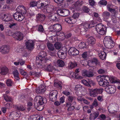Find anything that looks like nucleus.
<instances>
[{
  "label": "nucleus",
  "mask_w": 120,
  "mask_h": 120,
  "mask_svg": "<svg viewBox=\"0 0 120 120\" xmlns=\"http://www.w3.org/2000/svg\"><path fill=\"white\" fill-rule=\"evenodd\" d=\"M98 81H99V85L103 87L106 86L105 90L108 93L112 94L114 93L116 91L115 86L113 85L109 84L110 79L108 76L105 75L99 76L97 78Z\"/></svg>",
  "instance_id": "obj_1"
},
{
  "label": "nucleus",
  "mask_w": 120,
  "mask_h": 120,
  "mask_svg": "<svg viewBox=\"0 0 120 120\" xmlns=\"http://www.w3.org/2000/svg\"><path fill=\"white\" fill-rule=\"evenodd\" d=\"M45 99V98H43L39 95L35 97L34 101L35 106H37L38 108H41V109H37L38 110L41 111L43 109V107L41 105L44 103V101Z\"/></svg>",
  "instance_id": "obj_2"
},
{
  "label": "nucleus",
  "mask_w": 120,
  "mask_h": 120,
  "mask_svg": "<svg viewBox=\"0 0 120 120\" xmlns=\"http://www.w3.org/2000/svg\"><path fill=\"white\" fill-rule=\"evenodd\" d=\"M20 7H19L18 8L16 9L17 11L13 15V16L14 19L16 21H21L24 18V17L19 12L21 13L20 10H22Z\"/></svg>",
  "instance_id": "obj_3"
},
{
  "label": "nucleus",
  "mask_w": 120,
  "mask_h": 120,
  "mask_svg": "<svg viewBox=\"0 0 120 120\" xmlns=\"http://www.w3.org/2000/svg\"><path fill=\"white\" fill-rule=\"evenodd\" d=\"M46 55V53L45 52H41L40 53V55L36 57V61L39 63H45L47 60L45 58Z\"/></svg>",
  "instance_id": "obj_4"
},
{
  "label": "nucleus",
  "mask_w": 120,
  "mask_h": 120,
  "mask_svg": "<svg viewBox=\"0 0 120 120\" xmlns=\"http://www.w3.org/2000/svg\"><path fill=\"white\" fill-rule=\"evenodd\" d=\"M79 14L78 13H75L72 16L70 17H68L65 19V21L69 23L74 24L77 21L76 19L79 16Z\"/></svg>",
  "instance_id": "obj_5"
},
{
  "label": "nucleus",
  "mask_w": 120,
  "mask_h": 120,
  "mask_svg": "<svg viewBox=\"0 0 120 120\" xmlns=\"http://www.w3.org/2000/svg\"><path fill=\"white\" fill-rule=\"evenodd\" d=\"M103 89L102 88H96L94 89H90V94L91 97H96L98 94H101L103 92Z\"/></svg>",
  "instance_id": "obj_6"
},
{
  "label": "nucleus",
  "mask_w": 120,
  "mask_h": 120,
  "mask_svg": "<svg viewBox=\"0 0 120 120\" xmlns=\"http://www.w3.org/2000/svg\"><path fill=\"white\" fill-rule=\"evenodd\" d=\"M73 30L76 33H78L79 34H84L85 33V29L82 26L78 25L74 26L73 29Z\"/></svg>",
  "instance_id": "obj_7"
},
{
  "label": "nucleus",
  "mask_w": 120,
  "mask_h": 120,
  "mask_svg": "<svg viewBox=\"0 0 120 120\" xmlns=\"http://www.w3.org/2000/svg\"><path fill=\"white\" fill-rule=\"evenodd\" d=\"M43 11L46 13L50 14L55 12L56 10L54 6L51 5H48L43 9Z\"/></svg>",
  "instance_id": "obj_8"
},
{
  "label": "nucleus",
  "mask_w": 120,
  "mask_h": 120,
  "mask_svg": "<svg viewBox=\"0 0 120 120\" xmlns=\"http://www.w3.org/2000/svg\"><path fill=\"white\" fill-rule=\"evenodd\" d=\"M58 14L62 16H67L70 14L69 11L67 9H59L57 11Z\"/></svg>",
  "instance_id": "obj_9"
},
{
  "label": "nucleus",
  "mask_w": 120,
  "mask_h": 120,
  "mask_svg": "<svg viewBox=\"0 0 120 120\" xmlns=\"http://www.w3.org/2000/svg\"><path fill=\"white\" fill-rule=\"evenodd\" d=\"M25 45L26 48L28 50H32L34 48V42L31 40L26 41L25 42Z\"/></svg>",
  "instance_id": "obj_10"
},
{
  "label": "nucleus",
  "mask_w": 120,
  "mask_h": 120,
  "mask_svg": "<svg viewBox=\"0 0 120 120\" xmlns=\"http://www.w3.org/2000/svg\"><path fill=\"white\" fill-rule=\"evenodd\" d=\"M57 93L58 92L56 90H54L50 92L49 94V98L51 101L54 102L56 100Z\"/></svg>",
  "instance_id": "obj_11"
},
{
  "label": "nucleus",
  "mask_w": 120,
  "mask_h": 120,
  "mask_svg": "<svg viewBox=\"0 0 120 120\" xmlns=\"http://www.w3.org/2000/svg\"><path fill=\"white\" fill-rule=\"evenodd\" d=\"M62 27L61 25L59 24H56L53 26V30H50V31L51 32H56V34H58V33L61 30Z\"/></svg>",
  "instance_id": "obj_12"
},
{
  "label": "nucleus",
  "mask_w": 120,
  "mask_h": 120,
  "mask_svg": "<svg viewBox=\"0 0 120 120\" xmlns=\"http://www.w3.org/2000/svg\"><path fill=\"white\" fill-rule=\"evenodd\" d=\"M0 18L2 20L6 22L10 21L12 19L11 15L5 14L3 13L0 14Z\"/></svg>",
  "instance_id": "obj_13"
},
{
  "label": "nucleus",
  "mask_w": 120,
  "mask_h": 120,
  "mask_svg": "<svg viewBox=\"0 0 120 120\" xmlns=\"http://www.w3.org/2000/svg\"><path fill=\"white\" fill-rule=\"evenodd\" d=\"M58 15L55 12L49 14L48 16V18L51 22H54L57 20Z\"/></svg>",
  "instance_id": "obj_14"
},
{
  "label": "nucleus",
  "mask_w": 120,
  "mask_h": 120,
  "mask_svg": "<svg viewBox=\"0 0 120 120\" xmlns=\"http://www.w3.org/2000/svg\"><path fill=\"white\" fill-rule=\"evenodd\" d=\"M79 51L74 47H71L68 51V53L70 55L76 56L79 53Z\"/></svg>",
  "instance_id": "obj_15"
},
{
  "label": "nucleus",
  "mask_w": 120,
  "mask_h": 120,
  "mask_svg": "<svg viewBox=\"0 0 120 120\" xmlns=\"http://www.w3.org/2000/svg\"><path fill=\"white\" fill-rule=\"evenodd\" d=\"M13 37L16 39L20 41L23 38V35L22 33L20 32H17L14 34Z\"/></svg>",
  "instance_id": "obj_16"
},
{
  "label": "nucleus",
  "mask_w": 120,
  "mask_h": 120,
  "mask_svg": "<svg viewBox=\"0 0 120 120\" xmlns=\"http://www.w3.org/2000/svg\"><path fill=\"white\" fill-rule=\"evenodd\" d=\"M45 17L44 15L39 13L36 15V20L38 22H42L45 20Z\"/></svg>",
  "instance_id": "obj_17"
},
{
  "label": "nucleus",
  "mask_w": 120,
  "mask_h": 120,
  "mask_svg": "<svg viewBox=\"0 0 120 120\" xmlns=\"http://www.w3.org/2000/svg\"><path fill=\"white\" fill-rule=\"evenodd\" d=\"M46 90V88L45 86L43 85H41L38 87L36 88V92L38 94H40L44 93Z\"/></svg>",
  "instance_id": "obj_18"
},
{
  "label": "nucleus",
  "mask_w": 120,
  "mask_h": 120,
  "mask_svg": "<svg viewBox=\"0 0 120 120\" xmlns=\"http://www.w3.org/2000/svg\"><path fill=\"white\" fill-rule=\"evenodd\" d=\"M10 48L9 46H3L0 48V52L4 54H6L8 53L9 51Z\"/></svg>",
  "instance_id": "obj_19"
},
{
  "label": "nucleus",
  "mask_w": 120,
  "mask_h": 120,
  "mask_svg": "<svg viewBox=\"0 0 120 120\" xmlns=\"http://www.w3.org/2000/svg\"><path fill=\"white\" fill-rule=\"evenodd\" d=\"M82 75L84 77H91L94 75L93 73L90 71L84 70L82 71Z\"/></svg>",
  "instance_id": "obj_20"
},
{
  "label": "nucleus",
  "mask_w": 120,
  "mask_h": 120,
  "mask_svg": "<svg viewBox=\"0 0 120 120\" xmlns=\"http://www.w3.org/2000/svg\"><path fill=\"white\" fill-rule=\"evenodd\" d=\"M0 74L2 75H5L8 72V69L6 66H2L0 68Z\"/></svg>",
  "instance_id": "obj_21"
},
{
  "label": "nucleus",
  "mask_w": 120,
  "mask_h": 120,
  "mask_svg": "<svg viewBox=\"0 0 120 120\" xmlns=\"http://www.w3.org/2000/svg\"><path fill=\"white\" fill-rule=\"evenodd\" d=\"M106 51V50H105L103 51H100L99 54V56L102 60H104L106 58V53L108 52Z\"/></svg>",
  "instance_id": "obj_22"
},
{
  "label": "nucleus",
  "mask_w": 120,
  "mask_h": 120,
  "mask_svg": "<svg viewBox=\"0 0 120 120\" xmlns=\"http://www.w3.org/2000/svg\"><path fill=\"white\" fill-rule=\"evenodd\" d=\"M87 42L89 45H93L95 43V39L93 37H90L88 38L87 40Z\"/></svg>",
  "instance_id": "obj_23"
},
{
  "label": "nucleus",
  "mask_w": 120,
  "mask_h": 120,
  "mask_svg": "<svg viewBox=\"0 0 120 120\" xmlns=\"http://www.w3.org/2000/svg\"><path fill=\"white\" fill-rule=\"evenodd\" d=\"M48 61V60L47 59V62H46L45 63L44 62V67L46 68L47 69L48 71H52V70L54 68L52 65V64H50L49 65H48V64H46Z\"/></svg>",
  "instance_id": "obj_24"
},
{
  "label": "nucleus",
  "mask_w": 120,
  "mask_h": 120,
  "mask_svg": "<svg viewBox=\"0 0 120 120\" xmlns=\"http://www.w3.org/2000/svg\"><path fill=\"white\" fill-rule=\"evenodd\" d=\"M115 42H110L104 44L105 47L109 49H110L113 48Z\"/></svg>",
  "instance_id": "obj_25"
},
{
  "label": "nucleus",
  "mask_w": 120,
  "mask_h": 120,
  "mask_svg": "<svg viewBox=\"0 0 120 120\" xmlns=\"http://www.w3.org/2000/svg\"><path fill=\"white\" fill-rule=\"evenodd\" d=\"M11 116L13 117L19 118L21 115V114L19 111H15L11 112Z\"/></svg>",
  "instance_id": "obj_26"
},
{
  "label": "nucleus",
  "mask_w": 120,
  "mask_h": 120,
  "mask_svg": "<svg viewBox=\"0 0 120 120\" xmlns=\"http://www.w3.org/2000/svg\"><path fill=\"white\" fill-rule=\"evenodd\" d=\"M77 66V64L76 62H70L68 63V68L69 69H71Z\"/></svg>",
  "instance_id": "obj_27"
},
{
  "label": "nucleus",
  "mask_w": 120,
  "mask_h": 120,
  "mask_svg": "<svg viewBox=\"0 0 120 120\" xmlns=\"http://www.w3.org/2000/svg\"><path fill=\"white\" fill-rule=\"evenodd\" d=\"M63 50H59L57 52V55L60 58L64 59L65 58V56L64 55V52H63Z\"/></svg>",
  "instance_id": "obj_28"
},
{
  "label": "nucleus",
  "mask_w": 120,
  "mask_h": 120,
  "mask_svg": "<svg viewBox=\"0 0 120 120\" xmlns=\"http://www.w3.org/2000/svg\"><path fill=\"white\" fill-rule=\"evenodd\" d=\"M94 116L92 115V114L91 113L90 115V118L91 119H96L98 116L99 113L98 112L96 111L93 113Z\"/></svg>",
  "instance_id": "obj_29"
},
{
  "label": "nucleus",
  "mask_w": 120,
  "mask_h": 120,
  "mask_svg": "<svg viewBox=\"0 0 120 120\" xmlns=\"http://www.w3.org/2000/svg\"><path fill=\"white\" fill-rule=\"evenodd\" d=\"M113 42L112 40V38L110 36H106L104 38L103 42L104 44L109 42Z\"/></svg>",
  "instance_id": "obj_30"
},
{
  "label": "nucleus",
  "mask_w": 120,
  "mask_h": 120,
  "mask_svg": "<svg viewBox=\"0 0 120 120\" xmlns=\"http://www.w3.org/2000/svg\"><path fill=\"white\" fill-rule=\"evenodd\" d=\"M19 7L22 10H20V11L21 13L19 12L22 15L26 14V8L24 7L22 5H19L17 7V8Z\"/></svg>",
  "instance_id": "obj_31"
},
{
  "label": "nucleus",
  "mask_w": 120,
  "mask_h": 120,
  "mask_svg": "<svg viewBox=\"0 0 120 120\" xmlns=\"http://www.w3.org/2000/svg\"><path fill=\"white\" fill-rule=\"evenodd\" d=\"M110 14L108 12L105 11L102 14V17L106 19H108L109 18Z\"/></svg>",
  "instance_id": "obj_32"
},
{
  "label": "nucleus",
  "mask_w": 120,
  "mask_h": 120,
  "mask_svg": "<svg viewBox=\"0 0 120 120\" xmlns=\"http://www.w3.org/2000/svg\"><path fill=\"white\" fill-rule=\"evenodd\" d=\"M13 74L16 80H17L19 79V74L17 70H15L13 72Z\"/></svg>",
  "instance_id": "obj_33"
},
{
  "label": "nucleus",
  "mask_w": 120,
  "mask_h": 120,
  "mask_svg": "<svg viewBox=\"0 0 120 120\" xmlns=\"http://www.w3.org/2000/svg\"><path fill=\"white\" fill-rule=\"evenodd\" d=\"M104 26L102 24H99L96 26L95 29L97 32L100 30L101 29H102Z\"/></svg>",
  "instance_id": "obj_34"
},
{
  "label": "nucleus",
  "mask_w": 120,
  "mask_h": 120,
  "mask_svg": "<svg viewBox=\"0 0 120 120\" xmlns=\"http://www.w3.org/2000/svg\"><path fill=\"white\" fill-rule=\"evenodd\" d=\"M103 27L104 29H103L101 31L99 30L97 32V33L101 35H103L105 34L106 32V28L105 26H103Z\"/></svg>",
  "instance_id": "obj_35"
},
{
  "label": "nucleus",
  "mask_w": 120,
  "mask_h": 120,
  "mask_svg": "<svg viewBox=\"0 0 120 120\" xmlns=\"http://www.w3.org/2000/svg\"><path fill=\"white\" fill-rule=\"evenodd\" d=\"M57 65L60 67H63L64 65V62L61 60H58L57 61Z\"/></svg>",
  "instance_id": "obj_36"
},
{
  "label": "nucleus",
  "mask_w": 120,
  "mask_h": 120,
  "mask_svg": "<svg viewBox=\"0 0 120 120\" xmlns=\"http://www.w3.org/2000/svg\"><path fill=\"white\" fill-rule=\"evenodd\" d=\"M38 8H42L44 7H45L46 6V5L45 4L43 3V2H41V0L38 2Z\"/></svg>",
  "instance_id": "obj_37"
},
{
  "label": "nucleus",
  "mask_w": 120,
  "mask_h": 120,
  "mask_svg": "<svg viewBox=\"0 0 120 120\" xmlns=\"http://www.w3.org/2000/svg\"><path fill=\"white\" fill-rule=\"evenodd\" d=\"M61 32H59V33H58V34H57V35H59L60 37V39L62 40H64L65 38V34L63 33H61Z\"/></svg>",
  "instance_id": "obj_38"
},
{
  "label": "nucleus",
  "mask_w": 120,
  "mask_h": 120,
  "mask_svg": "<svg viewBox=\"0 0 120 120\" xmlns=\"http://www.w3.org/2000/svg\"><path fill=\"white\" fill-rule=\"evenodd\" d=\"M48 49L50 51H53L54 49V46L51 43H48L47 44Z\"/></svg>",
  "instance_id": "obj_39"
},
{
  "label": "nucleus",
  "mask_w": 120,
  "mask_h": 120,
  "mask_svg": "<svg viewBox=\"0 0 120 120\" xmlns=\"http://www.w3.org/2000/svg\"><path fill=\"white\" fill-rule=\"evenodd\" d=\"M6 83L7 85L9 86H12L13 84L12 81L10 79H8L6 80Z\"/></svg>",
  "instance_id": "obj_40"
},
{
  "label": "nucleus",
  "mask_w": 120,
  "mask_h": 120,
  "mask_svg": "<svg viewBox=\"0 0 120 120\" xmlns=\"http://www.w3.org/2000/svg\"><path fill=\"white\" fill-rule=\"evenodd\" d=\"M54 45L55 48L58 49H60L61 47V44L59 42L56 43L54 44Z\"/></svg>",
  "instance_id": "obj_41"
},
{
  "label": "nucleus",
  "mask_w": 120,
  "mask_h": 120,
  "mask_svg": "<svg viewBox=\"0 0 120 120\" xmlns=\"http://www.w3.org/2000/svg\"><path fill=\"white\" fill-rule=\"evenodd\" d=\"M82 26L85 30L84 32L85 33L87 31L88 28H89V26L88 22H86L84 24L83 26Z\"/></svg>",
  "instance_id": "obj_42"
},
{
  "label": "nucleus",
  "mask_w": 120,
  "mask_h": 120,
  "mask_svg": "<svg viewBox=\"0 0 120 120\" xmlns=\"http://www.w3.org/2000/svg\"><path fill=\"white\" fill-rule=\"evenodd\" d=\"M38 3L36 1H32L30 2V7H33L38 5Z\"/></svg>",
  "instance_id": "obj_43"
},
{
  "label": "nucleus",
  "mask_w": 120,
  "mask_h": 120,
  "mask_svg": "<svg viewBox=\"0 0 120 120\" xmlns=\"http://www.w3.org/2000/svg\"><path fill=\"white\" fill-rule=\"evenodd\" d=\"M16 109L19 110L23 111L25 110V108L22 105L20 106H17L16 107Z\"/></svg>",
  "instance_id": "obj_44"
},
{
  "label": "nucleus",
  "mask_w": 120,
  "mask_h": 120,
  "mask_svg": "<svg viewBox=\"0 0 120 120\" xmlns=\"http://www.w3.org/2000/svg\"><path fill=\"white\" fill-rule=\"evenodd\" d=\"M111 5L110 4H108L107 6V8L109 11L111 12H114L115 11V9L111 8Z\"/></svg>",
  "instance_id": "obj_45"
},
{
  "label": "nucleus",
  "mask_w": 120,
  "mask_h": 120,
  "mask_svg": "<svg viewBox=\"0 0 120 120\" xmlns=\"http://www.w3.org/2000/svg\"><path fill=\"white\" fill-rule=\"evenodd\" d=\"M4 99L7 101H10L11 100V98L9 97L6 94L3 95Z\"/></svg>",
  "instance_id": "obj_46"
},
{
  "label": "nucleus",
  "mask_w": 120,
  "mask_h": 120,
  "mask_svg": "<svg viewBox=\"0 0 120 120\" xmlns=\"http://www.w3.org/2000/svg\"><path fill=\"white\" fill-rule=\"evenodd\" d=\"M75 97L73 96H69L68 97V100L69 102L72 103L73 101L75 100Z\"/></svg>",
  "instance_id": "obj_47"
},
{
  "label": "nucleus",
  "mask_w": 120,
  "mask_h": 120,
  "mask_svg": "<svg viewBox=\"0 0 120 120\" xmlns=\"http://www.w3.org/2000/svg\"><path fill=\"white\" fill-rule=\"evenodd\" d=\"M38 27V31L40 32H42L44 31V29L42 26L41 25H38L37 26Z\"/></svg>",
  "instance_id": "obj_48"
},
{
  "label": "nucleus",
  "mask_w": 120,
  "mask_h": 120,
  "mask_svg": "<svg viewBox=\"0 0 120 120\" xmlns=\"http://www.w3.org/2000/svg\"><path fill=\"white\" fill-rule=\"evenodd\" d=\"M79 47L80 49H82L85 47V44L83 42H82L79 44Z\"/></svg>",
  "instance_id": "obj_49"
},
{
  "label": "nucleus",
  "mask_w": 120,
  "mask_h": 120,
  "mask_svg": "<svg viewBox=\"0 0 120 120\" xmlns=\"http://www.w3.org/2000/svg\"><path fill=\"white\" fill-rule=\"evenodd\" d=\"M83 3L84 2L82 0H79L76 2L75 4L77 5H82Z\"/></svg>",
  "instance_id": "obj_50"
},
{
  "label": "nucleus",
  "mask_w": 120,
  "mask_h": 120,
  "mask_svg": "<svg viewBox=\"0 0 120 120\" xmlns=\"http://www.w3.org/2000/svg\"><path fill=\"white\" fill-rule=\"evenodd\" d=\"M41 2H43L46 6L48 5L50 3L49 0H41Z\"/></svg>",
  "instance_id": "obj_51"
},
{
  "label": "nucleus",
  "mask_w": 120,
  "mask_h": 120,
  "mask_svg": "<svg viewBox=\"0 0 120 120\" xmlns=\"http://www.w3.org/2000/svg\"><path fill=\"white\" fill-rule=\"evenodd\" d=\"M89 28L94 27V26L95 22L93 21L89 22H88Z\"/></svg>",
  "instance_id": "obj_52"
},
{
  "label": "nucleus",
  "mask_w": 120,
  "mask_h": 120,
  "mask_svg": "<svg viewBox=\"0 0 120 120\" xmlns=\"http://www.w3.org/2000/svg\"><path fill=\"white\" fill-rule=\"evenodd\" d=\"M17 24L16 23H13L10 24L9 26L10 28H13L17 26Z\"/></svg>",
  "instance_id": "obj_53"
},
{
  "label": "nucleus",
  "mask_w": 120,
  "mask_h": 120,
  "mask_svg": "<svg viewBox=\"0 0 120 120\" xmlns=\"http://www.w3.org/2000/svg\"><path fill=\"white\" fill-rule=\"evenodd\" d=\"M82 82L83 84L86 86H90V85L89 84V83L85 80H83L82 81Z\"/></svg>",
  "instance_id": "obj_54"
},
{
  "label": "nucleus",
  "mask_w": 120,
  "mask_h": 120,
  "mask_svg": "<svg viewBox=\"0 0 120 120\" xmlns=\"http://www.w3.org/2000/svg\"><path fill=\"white\" fill-rule=\"evenodd\" d=\"M113 82L114 83H117L118 84V89L120 90V81L118 80H114Z\"/></svg>",
  "instance_id": "obj_55"
},
{
  "label": "nucleus",
  "mask_w": 120,
  "mask_h": 120,
  "mask_svg": "<svg viewBox=\"0 0 120 120\" xmlns=\"http://www.w3.org/2000/svg\"><path fill=\"white\" fill-rule=\"evenodd\" d=\"M100 4L102 5H106L107 4V1L105 0H102L100 1Z\"/></svg>",
  "instance_id": "obj_56"
},
{
  "label": "nucleus",
  "mask_w": 120,
  "mask_h": 120,
  "mask_svg": "<svg viewBox=\"0 0 120 120\" xmlns=\"http://www.w3.org/2000/svg\"><path fill=\"white\" fill-rule=\"evenodd\" d=\"M92 60L93 64H95L96 65L98 64V60L97 58H94Z\"/></svg>",
  "instance_id": "obj_57"
},
{
  "label": "nucleus",
  "mask_w": 120,
  "mask_h": 120,
  "mask_svg": "<svg viewBox=\"0 0 120 120\" xmlns=\"http://www.w3.org/2000/svg\"><path fill=\"white\" fill-rule=\"evenodd\" d=\"M20 73L22 75H25L26 74V73L22 69H20Z\"/></svg>",
  "instance_id": "obj_58"
},
{
  "label": "nucleus",
  "mask_w": 120,
  "mask_h": 120,
  "mask_svg": "<svg viewBox=\"0 0 120 120\" xmlns=\"http://www.w3.org/2000/svg\"><path fill=\"white\" fill-rule=\"evenodd\" d=\"M97 99L99 101H101L103 100V95L98 96L97 97Z\"/></svg>",
  "instance_id": "obj_59"
},
{
  "label": "nucleus",
  "mask_w": 120,
  "mask_h": 120,
  "mask_svg": "<svg viewBox=\"0 0 120 120\" xmlns=\"http://www.w3.org/2000/svg\"><path fill=\"white\" fill-rule=\"evenodd\" d=\"M89 4L91 6L94 5L95 4V2L94 0H89Z\"/></svg>",
  "instance_id": "obj_60"
},
{
  "label": "nucleus",
  "mask_w": 120,
  "mask_h": 120,
  "mask_svg": "<svg viewBox=\"0 0 120 120\" xmlns=\"http://www.w3.org/2000/svg\"><path fill=\"white\" fill-rule=\"evenodd\" d=\"M83 11L86 13L90 11L89 9L86 7H84L83 9Z\"/></svg>",
  "instance_id": "obj_61"
},
{
  "label": "nucleus",
  "mask_w": 120,
  "mask_h": 120,
  "mask_svg": "<svg viewBox=\"0 0 120 120\" xmlns=\"http://www.w3.org/2000/svg\"><path fill=\"white\" fill-rule=\"evenodd\" d=\"M82 57L84 59L86 58L87 56V52H83L82 54Z\"/></svg>",
  "instance_id": "obj_62"
},
{
  "label": "nucleus",
  "mask_w": 120,
  "mask_h": 120,
  "mask_svg": "<svg viewBox=\"0 0 120 120\" xmlns=\"http://www.w3.org/2000/svg\"><path fill=\"white\" fill-rule=\"evenodd\" d=\"M64 96L60 98V103H63L64 102Z\"/></svg>",
  "instance_id": "obj_63"
},
{
  "label": "nucleus",
  "mask_w": 120,
  "mask_h": 120,
  "mask_svg": "<svg viewBox=\"0 0 120 120\" xmlns=\"http://www.w3.org/2000/svg\"><path fill=\"white\" fill-rule=\"evenodd\" d=\"M93 105L95 106H97L98 105L97 100L95 99L93 102Z\"/></svg>",
  "instance_id": "obj_64"
}]
</instances>
